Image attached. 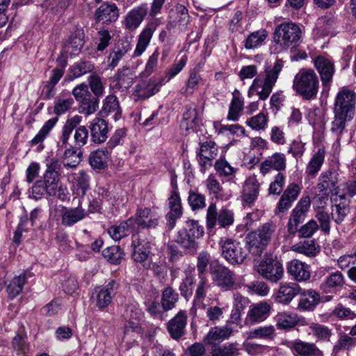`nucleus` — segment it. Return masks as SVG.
<instances>
[{"label": "nucleus", "instance_id": "f257e3e1", "mask_svg": "<svg viewBox=\"0 0 356 356\" xmlns=\"http://www.w3.org/2000/svg\"><path fill=\"white\" fill-rule=\"evenodd\" d=\"M283 66L284 62L282 60H277L273 67H266L264 79L257 76L254 79L248 90V97H250L255 92L260 99H266L271 93Z\"/></svg>", "mask_w": 356, "mask_h": 356}, {"label": "nucleus", "instance_id": "f03ea898", "mask_svg": "<svg viewBox=\"0 0 356 356\" xmlns=\"http://www.w3.org/2000/svg\"><path fill=\"white\" fill-rule=\"evenodd\" d=\"M319 81L313 70L302 69L294 77L293 89L304 99L309 100L316 97Z\"/></svg>", "mask_w": 356, "mask_h": 356}, {"label": "nucleus", "instance_id": "7ed1b4c3", "mask_svg": "<svg viewBox=\"0 0 356 356\" xmlns=\"http://www.w3.org/2000/svg\"><path fill=\"white\" fill-rule=\"evenodd\" d=\"M165 1V0L152 1L149 15L153 17V19L148 22L145 28L140 33L138 43L134 52V56H139L145 51L154 31L161 24L160 19L159 18H154V17L161 13Z\"/></svg>", "mask_w": 356, "mask_h": 356}, {"label": "nucleus", "instance_id": "20e7f679", "mask_svg": "<svg viewBox=\"0 0 356 356\" xmlns=\"http://www.w3.org/2000/svg\"><path fill=\"white\" fill-rule=\"evenodd\" d=\"M275 230L273 223L266 222L250 232L245 238L250 252L260 255L271 241Z\"/></svg>", "mask_w": 356, "mask_h": 356}, {"label": "nucleus", "instance_id": "39448f33", "mask_svg": "<svg viewBox=\"0 0 356 356\" xmlns=\"http://www.w3.org/2000/svg\"><path fill=\"white\" fill-rule=\"evenodd\" d=\"M301 36V30L298 26L292 22L279 25L274 33V40L280 50L296 47Z\"/></svg>", "mask_w": 356, "mask_h": 356}, {"label": "nucleus", "instance_id": "423d86ee", "mask_svg": "<svg viewBox=\"0 0 356 356\" xmlns=\"http://www.w3.org/2000/svg\"><path fill=\"white\" fill-rule=\"evenodd\" d=\"M204 227L194 220L186 222L184 227L178 232L177 242L186 249H195L197 241L204 235Z\"/></svg>", "mask_w": 356, "mask_h": 356}, {"label": "nucleus", "instance_id": "0eeeda50", "mask_svg": "<svg viewBox=\"0 0 356 356\" xmlns=\"http://www.w3.org/2000/svg\"><path fill=\"white\" fill-rule=\"evenodd\" d=\"M223 257L231 264H239L244 261L247 253L241 243L231 238L220 242Z\"/></svg>", "mask_w": 356, "mask_h": 356}, {"label": "nucleus", "instance_id": "6e6552de", "mask_svg": "<svg viewBox=\"0 0 356 356\" xmlns=\"http://www.w3.org/2000/svg\"><path fill=\"white\" fill-rule=\"evenodd\" d=\"M210 271L213 281L222 289L228 291L236 287L234 274L227 267L218 263H212Z\"/></svg>", "mask_w": 356, "mask_h": 356}, {"label": "nucleus", "instance_id": "1a4fd4ad", "mask_svg": "<svg viewBox=\"0 0 356 356\" xmlns=\"http://www.w3.org/2000/svg\"><path fill=\"white\" fill-rule=\"evenodd\" d=\"M355 95L349 90H341L335 98L334 113L353 118L355 114Z\"/></svg>", "mask_w": 356, "mask_h": 356}, {"label": "nucleus", "instance_id": "9d476101", "mask_svg": "<svg viewBox=\"0 0 356 356\" xmlns=\"http://www.w3.org/2000/svg\"><path fill=\"white\" fill-rule=\"evenodd\" d=\"M256 270L263 277L272 282L280 280L284 273L282 264L278 260L268 257L262 260Z\"/></svg>", "mask_w": 356, "mask_h": 356}, {"label": "nucleus", "instance_id": "9b49d317", "mask_svg": "<svg viewBox=\"0 0 356 356\" xmlns=\"http://www.w3.org/2000/svg\"><path fill=\"white\" fill-rule=\"evenodd\" d=\"M221 227L229 226L234 222V214L226 209H221L218 213L215 204H210L207 212V225L209 229L213 228L216 223Z\"/></svg>", "mask_w": 356, "mask_h": 356}, {"label": "nucleus", "instance_id": "f8f14e48", "mask_svg": "<svg viewBox=\"0 0 356 356\" xmlns=\"http://www.w3.org/2000/svg\"><path fill=\"white\" fill-rule=\"evenodd\" d=\"M134 218L135 227L154 229L159 222L161 215L155 209L138 208Z\"/></svg>", "mask_w": 356, "mask_h": 356}, {"label": "nucleus", "instance_id": "ddd939ff", "mask_svg": "<svg viewBox=\"0 0 356 356\" xmlns=\"http://www.w3.org/2000/svg\"><path fill=\"white\" fill-rule=\"evenodd\" d=\"M160 86L161 83L153 78L147 81H142L135 86L131 97L136 102L143 101L157 93Z\"/></svg>", "mask_w": 356, "mask_h": 356}, {"label": "nucleus", "instance_id": "4468645a", "mask_svg": "<svg viewBox=\"0 0 356 356\" xmlns=\"http://www.w3.org/2000/svg\"><path fill=\"white\" fill-rule=\"evenodd\" d=\"M136 78V72L132 68L122 67L113 76L111 87L113 90L127 91L133 85Z\"/></svg>", "mask_w": 356, "mask_h": 356}, {"label": "nucleus", "instance_id": "2eb2a0df", "mask_svg": "<svg viewBox=\"0 0 356 356\" xmlns=\"http://www.w3.org/2000/svg\"><path fill=\"white\" fill-rule=\"evenodd\" d=\"M169 211L166 214V227L172 230L176 225L177 219L182 216V206L181 198L178 193L173 191L168 199Z\"/></svg>", "mask_w": 356, "mask_h": 356}, {"label": "nucleus", "instance_id": "dca6fc26", "mask_svg": "<svg viewBox=\"0 0 356 356\" xmlns=\"http://www.w3.org/2000/svg\"><path fill=\"white\" fill-rule=\"evenodd\" d=\"M119 9L115 3L105 1L102 3L95 12V19L97 22L110 24L118 20Z\"/></svg>", "mask_w": 356, "mask_h": 356}, {"label": "nucleus", "instance_id": "f3484780", "mask_svg": "<svg viewBox=\"0 0 356 356\" xmlns=\"http://www.w3.org/2000/svg\"><path fill=\"white\" fill-rule=\"evenodd\" d=\"M131 246L133 248L132 257L137 262L145 261L149 255L150 243L145 236L134 234Z\"/></svg>", "mask_w": 356, "mask_h": 356}, {"label": "nucleus", "instance_id": "a211bd4d", "mask_svg": "<svg viewBox=\"0 0 356 356\" xmlns=\"http://www.w3.org/2000/svg\"><path fill=\"white\" fill-rule=\"evenodd\" d=\"M232 333L233 327L228 323L224 326L211 328L204 337L203 341L205 344L214 347V346H217L219 343L227 339Z\"/></svg>", "mask_w": 356, "mask_h": 356}, {"label": "nucleus", "instance_id": "6ab92c4d", "mask_svg": "<svg viewBox=\"0 0 356 356\" xmlns=\"http://www.w3.org/2000/svg\"><path fill=\"white\" fill-rule=\"evenodd\" d=\"M218 154V148L215 142L207 140L200 143L197 159L201 167L206 168L211 165V161L213 160Z\"/></svg>", "mask_w": 356, "mask_h": 356}, {"label": "nucleus", "instance_id": "aec40b11", "mask_svg": "<svg viewBox=\"0 0 356 356\" xmlns=\"http://www.w3.org/2000/svg\"><path fill=\"white\" fill-rule=\"evenodd\" d=\"M118 288V283L112 280L108 284L96 289V306L99 309L108 307Z\"/></svg>", "mask_w": 356, "mask_h": 356}, {"label": "nucleus", "instance_id": "412c9836", "mask_svg": "<svg viewBox=\"0 0 356 356\" xmlns=\"http://www.w3.org/2000/svg\"><path fill=\"white\" fill-rule=\"evenodd\" d=\"M314 66L321 75L323 86H326L332 81L334 68L333 63L324 56H318L314 60Z\"/></svg>", "mask_w": 356, "mask_h": 356}, {"label": "nucleus", "instance_id": "4be33fe9", "mask_svg": "<svg viewBox=\"0 0 356 356\" xmlns=\"http://www.w3.org/2000/svg\"><path fill=\"white\" fill-rule=\"evenodd\" d=\"M338 173L334 171H326L322 173L319 177L317 188L321 193L325 195H330L334 191L335 195H338Z\"/></svg>", "mask_w": 356, "mask_h": 356}, {"label": "nucleus", "instance_id": "5701e85b", "mask_svg": "<svg viewBox=\"0 0 356 356\" xmlns=\"http://www.w3.org/2000/svg\"><path fill=\"white\" fill-rule=\"evenodd\" d=\"M287 273L298 282L308 280L311 277L309 266L298 259H293L287 264Z\"/></svg>", "mask_w": 356, "mask_h": 356}, {"label": "nucleus", "instance_id": "b1692460", "mask_svg": "<svg viewBox=\"0 0 356 356\" xmlns=\"http://www.w3.org/2000/svg\"><path fill=\"white\" fill-rule=\"evenodd\" d=\"M286 168V156L284 154L275 152L264 160L260 165V172L264 175L271 170L282 171Z\"/></svg>", "mask_w": 356, "mask_h": 356}, {"label": "nucleus", "instance_id": "393cba45", "mask_svg": "<svg viewBox=\"0 0 356 356\" xmlns=\"http://www.w3.org/2000/svg\"><path fill=\"white\" fill-rule=\"evenodd\" d=\"M186 321V313L180 311L168 322V331L172 339L177 340L184 334Z\"/></svg>", "mask_w": 356, "mask_h": 356}, {"label": "nucleus", "instance_id": "a878e982", "mask_svg": "<svg viewBox=\"0 0 356 356\" xmlns=\"http://www.w3.org/2000/svg\"><path fill=\"white\" fill-rule=\"evenodd\" d=\"M300 287L296 283L281 284L275 295V300L282 304H289L300 293Z\"/></svg>", "mask_w": 356, "mask_h": 356}, {"label": "nucleus", "instance_id": "bb28decb", "mask_svg": "<svg viewBox=\"0 0 356 356\" xmlns=\"http://www.w3.org/2000/svg\"><path fill=\"white\" fill-rule=\"evenodd\" d=\"M345 284V277L339 271L330 273L321 284L320 289L325 293L341 290Z\"/></svg>", "mask_w": 356, "mask_h": 356}, {"label": "nucleus", "instance_id": "cd10ccee", "mask_svg": "<svg viewBox=\"0 0 356 356\" xmlns=\"http://www.w3.org/2000/svg\"><path fill=\"white\" fill-rule=\"evenodd\" d=\"M87 216L86 211L82 208L81 202L76 208L65 209L61 216V223L65 227H71L82 220Z\"/></svg>", "mask_w": 356, "mask_h": 356}, {"label": "nucleus", "instance_id": "c85d7f7f", "mask_svg": "<svg viewBox=\"0 0 356 356\" xmlns=\"http://www.w3.org/2000/svg\"><path fill=\"white\" fill-rule=\"evenodd\" d=\"M89 128L91 139L94 143L101 144L106 141L107 139L108 125L104 120L98 118H95L91 122Z\"/></svg>", "mask_w": 356, "mask_h": 356}, {"label": "nucleus", "instance_id": "c756f323", "mask_svg": "<svg viewBox=\"0 0 356 356\" xmlns=\"http://www.w3.org/2000/svg\"><path fill=\"white\" fill-rule=\"evenodd\" d=\"M270 309V305L266 302L253 304L250 306L247 318L252 323L262 322L269 316Z\"/></svg>", "mask_w": 356, "mask_h": 356}, {"label": "nucleus", "instance_id": "7c9ffc66", "mask_svg": "<svg viewBox=\"0 0 356 356\" xmlns=\"http://www.w3.org/2000/svg\"><path fill=\"white\" fill-rule=\"evenodd\" d=\"M67 179L72 184V190L76 195L83 196L89 188V176L81 170L78 173L69 175Z\"/></svg>", "mask_w": 356, "mask_h": 356}, {"label": "nucleus", "instance_id": "2f4dec72", "mask_svg": "<svg viewBox=\"0 0 356 356\" xmlns=\"http://www.w3.org/2000/svg\"><path fill=\"white\" fill-rule=\"evenodd\" d=\"M301 188L295 183L290 184L286 189L284 191L281 198L278 202L277 209L280 211L283 212L289 209L299 195Z\"/></svg>", "mask_w": 356, "mask_h": 356}, {"label": "nucleus", "instance_id": "473e14b6", "mask_svg": "<svg viewBox=\"0 0 356 356\" xmlns=\"http://www.w3.org/2000/svg\"><path fill=\"white\" fill-rule=\"evenodd\" d=\"M134 223V218L131 217L127 220L122 222L118 225L111 227L108 232L114 241H120L122 238L129 235L136 229Z\"/></svg>", "mask_w": 356, "mask_h": 356}, {"label": "nucleus", "instance_id": "72a5a7b5", "mask_svg": "<svg viewBox=\"0 0 356 356\" xmlns=\"http://www.w3.org/2000/svg\"><path fill=\"white\" fill-rule=\"evenodd\" d=\"M147 15V7L140 5L130 10L125 18V27L129 31L136 29Z\"/></svg>", "mask_w": 356, "mask_h": 356}, {"label": "nucleus", "instance_id": "f704fd0d", "mask_svg": "<svg viewBox=\"0 0 356 356\" xmlns=\"http://www.w3.org/2000/svg\"><path fill=\"white\" fill-rule=\"evenodd\" d=\"M290 348L300 356H323V353L313 343L296 340L291 343Z\"/></svg>", "mask_w": 356, "mask_h": 356}, {"label": "nucleus", "instance_id": "c9c22d12", "mask_svg": "<svg viewBox=\"0 0 356 356\" xmlns=\"http://www.w3.org/2000/svg\"><path fill=\"white\" fill-rule=\"evenodd\" d=\"M259 186L255 176L247 178L243 190V200L248 204L254 202L259 195Z\"/></svg>", "mask_w": 356, "mask_h": 356}, {"label": "nucleus", "instance_id": "e433bc0d", "mask_svg": "<svg viewBox=\"0 0 356 356\" xmlns=\"http://www.w3.org/2000/svg\"><path fill=\"white\" fill-rule=\"evenodd\" d=\"M129 49L130 44L127 41L118 42L109 54L107 60L108 66L112 68L115 67Z\"/></svg>", "mask_w": 356, "mask_h": 356}, {"label": "nucleus", "instance_id": "4c0bfd02", "mask_svg": "<svg viewBox=\"0 0 356 356\" xmlns=\"http://www.w3.org/2000/svg\"><path fill=\"white\" fill-rule=\"evenodd\" d=\"M233 97L229 106L227 120L230 121H237L244 108V100L240 95L238 90H235L233 93Z\"/></svg>", "mask_w": 356, "mask_h": 356}, {"label": "nucleus", "instance_id": "58836bf2", "mask_svg": "<svg viewBox=\"0 0 356 356\" xmlns=\"http://www.w3.org/2000/svg\"><path fill=\"white\" fill-rule=\"evenodd\" d=\"M320 296L314 290L304 291L300 298L298 309L301 311L312 310L318 303Z\"/></svg>", "mask_w": 356, "mask_h": 356}, {"label": "nucleus", "instance_id": "ea45409f", "mask_svg": "<svg viewBox=\"0 0 356 356\" xmlns=\"http://www.w3.org/2000/svg\"><path fill=\"white\" fill-rule=\"evenodd\" d=\"M200 119V115L196 107L193 104L189 105L183 114L181 127L186 130L193 129L198 124Z\"/></svg>", "mask_w": 356, "mask_h": 356}, {"label": "nucleus", "instance_id": "a19ab883", "mask_svg": "<svg viewBox=\"0 0 356 356\" xmlns=\"http://www.w3.org/2000/svg\"><path fill=\"white\" fill-rule=\"evenodd\" d=\"M58 119L56 118H51L48 120L40 129L38 133L35 136V137L31 140L30 143L32 146L39 145L38 149L39 151L42 150L44 148V146L42 145V143L49 135L52 129L55 127Z\"/></svg>", "mask_w": 356, "mask_h": 356}, {"label": "nucleus", "instance_id": "79ce46f5", "mask_svg": "<svg viewBox=\"0 0 356 356\" xmlns=\"http://www.w3.org/2000/svg\"><path fill=\"white\" fill-rule=\"evenodd\" d=\"M276 335L275 328L273 325L259 326L247 333L248 339L273 340Z\"/></svg>", "mask_w": 356, "mask_h": 356}, {"label": "nucleus", "instance_id": "37998d69", "mask_svg": "<svg viewBox=\"0 0 356 356\" xmlns=\"http://www.w3.org/2000/svg\"><path fill=\"white\" fill-rule=\"evenodd\" d=\"M276 325L280 329H291L295 327L300 318L296 314L281 312L275 316Z\"/></svg>", "mask_w": 356, "mask_h": 356}, {"label": "nucleus", "instance_id": "c03bdc74", "mask_svg": "<svg viewBox=\"0 0 356 356\" xmlns=\"http://www.w3.org/2000/svg\"><path fill=\"white\" fill-rule=\"evenodd\" d=\"M111 152V150L107 147L93 152L89 159L91 166L97 169L104 168L109 158Z\"/></svg>", "mask_w": 356, "mask_h": 356}, {"label": "nucleus", "instance_id": "a18cd8bd", "mask_svg": "<svg viewBox=\"0 0 356 356\" xmlns=\"http://www.w3.org/2000/svg\"><path fill=\"white\" fill-rule=\"evenodd\" d=\"M77 102H79V112L86 115L94 113L99 106V100L92 97L91 93Z\"/></svg>", "mask_w": 356, "mask_h": 356}, {"label": "nucleus", "instance_id": "49530a36", "mask_svg": "<svg viewBox=\"0 0 356 356\" xmlns=\"http://www.w3.org/2000/svg\"><path fill=\"white\" fill-rule=\"evenodd\" d=\"M102 113L106 115L113 113L115 120L120 117L121 110L116 96L110 95L105 98L102 106Z\"/></svg>", "mask_w": 356, "mask_h": 356}, {"label": "nucleus", "instance_id": "de8ad7c7", "mask_svg": "<svg viewBox=\"0 0 356 356\" xmlns=\"http://www.w3.org/2000/svg\"><path fill=\"white\" fill-rule=\"evenodd\" d=\"M267 38V32L261 29L250 33L245 40L244 47L247 49L257 48L264 44Z\"/></svg>", "mask_w": 356, "mask_h": 356}, {"label": "nucleus", "instance_id": "09e8293b", "mask_svg": "<svg viewBox=\"0 0 356 356\" xmlns=\"http://www.w3.org/2000/svg\"><path fill=\"white\" fill-rule=\"evenodd\" d=\"M353 118L338 115L334 114V118L331 123L330 131L333 136L336 138L337 142L340 140L341 135L346 131V122Z\"/></svg>", "mask_w": 356, "mask_h": 356}, {"label": "nucleus", "instance_id": "8fccbe9b", "mask_svg": "<svg viewBox=\"0 0 356 356\" xmlns=\"http://www.w3.org/2000/svg\"><path fill=\"white\" fill-rule=\"evenodd\" d=\"M214 168L220 177L232 178L238 171L237 168L231 165L225 159L222 158L216 161Z\"/></svg>", "mask_w": 356, "mask_h": 356}, {"label": "nucleus", "instance_id": "3c124183", "mask_svg": "<svg viewBox=\"0 0 356 356\" xmlns=\"http://www.w3.org/2000/svg\"><path fill=\"white\" fill-rule=\"evenodd\" d=\"M212 356H238L239 349L237 343H225L222 346H214L211 347Z\"/></svg>", "mask_w": 356, "mask_h": 356}, {"label": "nucleus", "instance_id": "603ef678", "mask_svg": "<svg viewBox=\"0 0 356 356\" xmlns=\"http://www.w3.org/2000/svg\"><path fill=\"white\" fill-rule=\"evenodd\" d=\"M64 74V70L60 68H55L52 70V74L49 81L43 88V93L46 98L49 99L55 94L54 86L60 81Z\"/></svg>", "mask_w": 356, "mask_h": 356}, {"label": "nucleus", "instance_id": "864d4df0", "mask_svg": "<svg viewBox=\"0 0 356 356\" xmlns=\"http://www.w3.org/2000/svg\"><path fill=\"white\" fill-rule=\"evenodd\" d=\"M311 204V200L309 196L302 197L293 209L291 216L293 218L302 222Z\"/></svg>", "mask_w": 356, "mask_h": 356}, {"label": "nucleus", "instance_id": "5fc2aeb1", "mask_svg": "<svg viewBox=\"0 0 356 356\" xmlns=\"http://www.w3.org/2000/svg\"><path fill=\"white\" fill-rule=\"evenodd\" d=\"M170 18L179 26L185 27L189 21L187 8L184 5L177 4L170 12Z\"/></svg>", "mask_w": 356, "mask_h": 356}, {"label": "nucleus", "instance_id": "6e6d98bb", "mask_svg": "<svg viewBox=\"0 0 356 356\" xmlns=\"http://www.w3.org/2000/svg\"><path fill=\"white\" fill-rule=\"evenodd\" d=\"M25 282L26 276L24 273H20L13 277L7 286V292L10 298H15L21 293Z\"/></svg>", "mask_w": 356, "mask_h": 356}, {"label": "nucleus", "instance_id": "4d7b16f0", "mask_svg": "<svg viewBox=\"0 0 356 356\" xmlns=\"http://www.w3.org/2000/svg\"><path fill=\"white\" fill-rule=\"evenodd\" d=\"M291 250L313 257L316 255L317 249L314 241H304L291 246Z\"/></svg>", "mask_w": 356, "mask_h": 356}, {"label": "nucleus", "instance_id": "13d9d810", "mask_svg": "<svg viewBox=\"0 0 356 356\" xmlns=\"http://www.w3.org/2000/svg\"><path fill=\"white\" fill-rule=\"evenodd\" d=\"M179 299V295L172 287L165 288L162 293L161 305L165 310H170L175 307Z\"/></svg>", "mask_w": 356, "mask_h": 356}, {"label": "nucleus", "instance_id": "bf43d9fd", "mask_svg": "<svg viewBox=\"0 0 356 356\" xmlns=\"http://www.w3.org/2000/svg\"><path fill=\"white\" fill-rule=\"evenodd\" d=\"M141 331L138 321L136 319L129 321L124 327L123 341L130 342L135 341L137 334Z\"/></svg>", "mask_w": 356, "mask_h": 356}, {"label": "nucleus", "instance_id": "052dcab7", "mask_svg": "<svg viewBox=\"0 0 356 356\" xmlns=\"http://www.w3.org/2000/svg\"><path fill=\"white\" fill-rule=\"evenodd\" d=\"M47 169L44 173L43 179L53 181H59L61 165L58 161L51 159L47 163Z\"/></svg>", "mask_w": 356, "mask_h": 356}, {"label": "nucleus", "instance_id": "680f3d73", "mask_svg": "<svg viewBox=\"0 0 356 356\" xmlns=\"http://www.w3.org/2000/svg\"><path fill=\"white\" fill-rule=\"evenodd\" d=\"M88 84L91 92L95 98L99 99L104 95V86L102 83L101 77L97 74H92L88 79Z\"/></svg>", "mask_w": 356, "mask_h": 356}, {"label": "nucleus", "instance_id": "e2e57ef3", "mask_svg": "<svg viewBox=\"0 0 356 356\" xmlns=\"http://www.w3.org/2000/svg\"><path fill=\"white\" fill-rule=\"evenodd\" d=\"M103 256L111 264H120L124 257V253L118 245L108 247L103 250Z\"/></svg>", "mask_w": 356, "mask_h": 356}, {"label": "nucleus", "instance_id": "0e129e2a", "mask_svg": "<svg viewBox=\"0 0 356 356\" xmlns=\"http://www.w3.org/2000/svg\"><path fill=\"white\" fill-rule=\"evenodd\" d=\"M63 156V165L67 168H74L81 161L79 153L74 148H67Z\"/></svg>", "mask_w": 356, "mask_h": 356}, {"label": "nucleus", "instance_id": "69168bd1", "mask_svg": "<svg viewBox=\"0 0 356 356\" xmlns=\"http://www.w3.org/2000/svg\"><path fill=\"white\" fill-rule=\"evenodd\" d=\"M324 161V151L318 149L313 156L307 167V172L309 175H314L319 171Z\"/></svg>", "mask_w": 356, "mask_h": 356}, {"label": "nucleus", "instance_id": "338daca9", "mask_svg": "<svg viewBox=\"0 0 356 356\" xmlns=\"http://www.w3.org/2000/svg\"><path fill=\"white\" fill-rule=\"evenodd\" d=\"M309 329L312 333L321 341H330L332 334V330L328 327L318 323H312Z\"/></svg>", "mask_w": 356, "mask_h": 356}, {"label": "nucleus", "instance_id": "774afa93", "mask_svg": "<svg viewBox=\"0 0 356 356\" xmlns=\"http://www.w3.org/2000/svg\"><path fill=\"white\" fill-rule=\"evenodd\" d=\"M267 122L268 115L263 113H259L258 115L250 118L247 124L252 129L259 131L264 129L267 126Z\"/></svg>", "mask_w": 356, "mask_h": 356}]
</instances>
